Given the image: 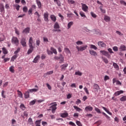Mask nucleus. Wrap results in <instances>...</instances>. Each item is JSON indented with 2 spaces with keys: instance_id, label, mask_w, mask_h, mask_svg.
I'll return each instance as SVG.
<instances>
[{
  "instance_id": "603ef678",
  "label": "nucleus",
  "mask_w": 126,
  "mask_h": 126,
  "mask_svg": "<svg viewBox=\"0 0 126 126\" xmlns=\"http://www.w3.org/2000/svg\"><path fill=\"white\" fill-rule=\"evenodd\" d=\"M80 15H81L82 17H86V16L85 15V14L84 13V12L82 11L80 12Z\"/></svg>"
},
{
  "instance_id": "0e129e2a",
  "label": "nucleus",
  "mask_w": 126,
  "mask_h": 126,
  "mask_svg": "<svg viewBox=\"0 0 126 126\" xmlns=\"http://www.w3.org/2000/svg\"><path fill=\"white\" fill-rule=\"evenodd\" d=\"M35 103H36V100H32L30 102V105H34Z\"/></svg>"
},
{
  "instance_id": "09e8293b",
  "label": "nucleus",
  "mask_w": 126,
  "mask_h": 126,
  "mask_svg": "<svg viewBox=\"0 0 126 126\" xmlns=\"http://www.w3.org/2000/svg\"><path fill=\"white\" fill-rule=\"evenodd\" d=\"M76 45H78V46H79L80 45H83V42L79 40L76 42Z\"/></svg>"
},
{
  "instance_id": "473e14b6",
  "label": "nucleus",
  "mask_w": 126,
  "mask_h": 126,
  "mask_svg": "<svg viewBox=\"0 0 126 126\" xmlns=\"http://www.w3.org/2000/svg\"><path fill=\"white\" fill-rule=\"evenodd\" d=\"M101 59H102L103 62H104V63H109V61H108V59H107V58L102 57Z\"/></svg>"
},
{
  "instance_id": "72a5a7b5",
  "label": "nucleus",
  "mask_w": 126,
  "mask_h": 126,
  "mask_svg": "<svg viewBox=\"0 0 126 126\" xmlns=\"http://www.w3.org/2000/svg\"><path fill=\"white\" fill-rule=\"evenodd\" d=\"M13 6L14 7H15L16 10H17V11H19V9H20V5L17 4H16L15 5H13Z\"/></svg>"
},
{
  "instance_id": "f8f14e48",
  "label": "nucleus",
  "mask_w": 126,
  "mask_h": 126,
  "mask_svg": "<svg viewBox=\"0 0 126 126\" xmlns=\"http://www.w3.org/2000/svg\"><path fill=\"white\" fill-rule=\"evenodd\" d=\"M22 33L24 34H29V33H30V27H27L25 28L22 32Z\"/></svg>"
},
{
  "instance_id": "9b49d317",
  "label": "nucleus",
  "mask_w": 126,
  "mask_h": 126,
  "mask_svg": "<svg viewBox=\"0 0 126 126\" xmlns=\"http://www.w3.org/2000/svg\"><path fill=\"white\" fill-rule=\"evenodd\" d=\"M86 112H92L93 111V107L90 105L86 106L85 108Z\"/></svg>"
},
{
  "instance_id": "0eeeda50",
  "label": "nucleus",
  "mask_w": 126,
  "mask_h": 126,
  "mask_svg": "<svg viewBox=\"0 0 126 126\" xmlns=\"http://www.w3.org/2000/svg\"><path fill=\"white\" fill-rule=\"evenodd\" d=\"M82 4V10H83L84 11H85V12H87V11H88V7L87 5H86V4L81 3Z\"/></svg>"
},
{
  "instance_id": "58836bf2",
  "label": "nucleus",
  "mask_w": 126,
  "mask_h": 126,
  "mask_svg": "<svg viewBox=\"0 0 126 126\" xmlns=\"http://www.w3.org/2000/svg\"><path fill=\"white\" fill-rule=\"evenodd\" d=\"M17 92L19 97H20V98H23V94H22V93L19 91V90H18Z\"/></svg>"
},
{
  "instance_id": "a878e982",
  "label": "nucleus",
  "mask_w": 126,
  "mask_h": 126,
  "mask_svg": "<svg viewBox=\"0 0 126 126\" xmlns=\"http://www.w3.org/2000/svg\"><path fill=\"white\" fill-rule=\"evenodd\" d=\"M2 53H3V54H4V55H7V54H8V51H7V49H6V48H5V47H3L2 48Z\"/></svg>"
},
{
  "instance_id": "5701e85b",
  "label": "nucleus",
  "mask_w": 126,
  "mask_h": 126,
  "mask_svg": "<svg viewBox=\"0 0 126 126\" xmlns=\"http://www.w3.org/2000/svg\"><path fill=\"white\" fill-rule=\"evenodd\" d=\"M113 66H114V68L116 69V70H119L120 69V67H119V65L117 63H113Z\"/></svg>"
},
{
  "instance_id": "4468645a",
  "label": "nucleus",
  "mask_w": 126,
  "mask_h": 126,
  "mask_svg": "<svg viewBox=\"0 0 126 126\" xmlns=\"http://www.w3.org/2000/svg\"><path fill=\"white\" fill-rule=\"evenodd\" d=\"M35 88L36 89H30L29 90V91H30V92H31V93H32V92H37V91H38L39 90V88L38 87V86L35 85L34 86Z\"/></svg>"
},
{
  "instance_id": "4c0bfd02",
  "label": "nucleus",
  "mask_w": 126,
  "mask_h": 126,
  "mask_svg": "<svg viewBox=\"0 0 126 126\" xmlns=\"http://www.w3.org/2000/svg\"><path fill=\"white\" fill-rule=\"evenodd\" d=\"M9 71L12 72V73H14V66H11L9 68Z\"/></svg>"
},
{
  "instance_id": "9d476101",
  "label": "nucleus",
  "mask_w": 126,
  "mask_h": 126,
  "mask_svg": "<svg viewBox=\"0 0 126 126\" xmlns=\"http://www.w3.org/2000/svg\"><path fill=\"white\" fill-rule=\"evenodd\" d=\"M97 45H98V46H99V47L100 48H105V47H106V43H104V42H103V41H99L97 43Z\"/></svg>"
},
{
  "instance_id": "b1692460",
  "label": "nucleus",
  "mask_w": 126,
  "mask_h": 126,
  "mask_svg": "<svg viewBox=\"0 0 126 126\" xmlns=\"http://www.w3.org/2000/svg\"><path fill=\"white\" fill-rule=\"evenodd\" d=\"M36 2L38 6V8L41 9V8H42V3H41V1L39 0H36Z\"/></svg>"
},
{
  "instance_id": "13d9d810",
  "label": "nucleus",
  "mask_w": 126,
  "mask_h": 126,
  "mask_svg": "<svg viewBox=\"0 0 126 126\" xmlns=\"http://www.w3.org/2000/svg\"><path fill=\"white\" fill-rule=\"evenodd\" d=\"M43 42H45V43L49 42V39L47 37H43Z\"/></svg>"
},
{
  "instance_id": "a18cd8bd",
  "label": "nucleus",
  "mask_w": 126,
  "mask_h": 126,
  "mask_svg": "<svg viewBox=\"0 0 126 126\" xmlns=\"http://www.w3.org/2000/svg\"><path fill=\"white\" fill-rule=\"evenodd\" d=\"M90 48H91V49H94V50H97V47H96V46H95L93 44H91L90 45Z\"/></svg>"
},
{
  "instance_id": "f257e3e1",
  "label": "nucleus",
  "mask_w": 126,
  "mask_h": 126,
  "mask_svg": "<svg viewBox=\"0 0 126 126\" xmlns=\"http://www.w3.org/2000/svg\"><path fill=\"white\" fill-rule=\"evenodd\" d=\"M33 43H34V42L33 41V37H31L29 40V46L30 48L29 49L27 52L28 55H30V54L32 53V52L34 51Z\"/></svg>"
},
{
  "instance_id": "f704fd0d",
  "label": "nucleus",
  "mask_w": 126,
  "mask_h": 126,
  "mask_svg": "<svg viewBox=\"0 0 126 126\" xmlns=\"http://www.w3.org/2000/svg\"><path fill=\"white\" fill-rule=\"evenodd\" d=\"M17 55H14L12 58H11V62H14L15 60L17 58Z\"/></svg>"
},
{
  "instance_id": "5fc2aeb1",
  "label": "nucleus",
  "mask_w": 126,
  "mask_h": 126,
  "mask_svg": "<svg viewBox=\"0 0 126 126\" xmlns=\"http://www.w3.org/2000/svg\"><path fill=\"white\" fill-rule=\"evenodd\" d=\"M84 91H85L86 94H87L88 95H89V94H89V91H88V89H87V88L85 87V88H84Z\"/></svg>"
},
{
  "instance_id": "e2e57ef3",
  "label": "nucleus",
  "mask_w": 126,
  "mask_h": 126,
  "mask_svg": "<svg viewBox=\"0 0 126 126\" xmlns=\"http://www.w3.org/2000/svg\"><path fill=\"white\" fill-rule=\"evenodd\" d=\"M120 3L121 4H123L124 5H125V6H126V2L125 1H124L123 0H120Z\"/></svg>"
},
{
  "instance_id": "20e7f679",
  "label": "nucleus",
  "mask_w": 126,
  "mask_h": 126,
  "mask_svg": "<svg viewBox=\"0 0 126 126\" xmlns=\"http://www.w3.org/2000/svg\"><path fill=\"white\" fill-rule=\"evenodd\" d=\"M11 42L12 44H14V45H16V46H18L19 45V40H18V38L15 36H13L11 39Z\"/></svg>"
},
{
  "instance_id": "79ce46f5",
  "label": "nucleus",
  "mask_w": 126,
  "mask_h": 126,
  "mask_svg": "<svg viewBox=\"0 0 126 126\" xmlns=\"http://www.w3.org/2000/svg\"><path fill=\"white\" fill-rule=\"evenodd\" d=\"M120 101H121V102H125V101H126V95L122 96L120 98Z\"/></svg>"
},
{
  "instance_id": "c756f323",
  "label": "nucleus",
  "mask_w": 126,
  "mask_h": 126,
  "mask_svg": "<svg viewBox=\"0 0 126 126\" xmlns=\"http://www.w3.org/2000/svg\"><path fill=\"white\" fill-rule=\"evenodd\" d=\"M119 50H120L121 52L126 51V46L124 45H121L119 48Z\"/></svg>"
},
{
  "instance_id": "7c9ffc66",
  "label": "nucleus",
  "mask_w": 126,
  "mask_h": 126,
  "mask_svg": "<svg viewBox=\"0 0 126 126\" xmlns=\"http://www.w3.org/2000/svg\"><path fill=\"white\" fill-rule=\"evenodd\" d=\"M54 2H56L58 6H61L62 3L61 2V1L60 0H54Z\"/></svg>"
},
{
  "instance_id": "ea45409f",
  "label": "nucleus",
  "mask_w": 126,
  "mask_h": 126,
  "mask_svg": "<svg viewBox=\"0 0 126 126\" xmlns=\"http://www.w3.org/2000/svg\"><path fill=\"white\" fill-rule=\"evenodd\" d=\"M64 50L66 54H70V51L69 50V49L67 48H65Z\"/></svg>"
},
{
  "instance_id": "1a4fd4ad",
  "label": "nucleus",
  "mask_w": 126,
  "mask_h": 126,
  "mask_svg": "<svg viewBox=\"0 0 126 126\" xmlns=\"http://www.w3.org/2000/svg\"><path fill=\"white\" fill-rule=\"evenodd\" d=\"M93 89L94 91V92H98V91L100 90V87L99 85L97 84H94V85Z\"/></svg>"
},
{
  "instance_id": "dca6fc26",
  "label": "nucleus",
  "mask_w": 126,
  "mask_h": 126,
  "mask_svg": "<svg viewBox=\"0 0 126 126\" xmlns=\"http://www.w3.org/2000/svg\"><path fill=\"white\" fill-rule=\"evenodd\" d=\"M40 58L41 57L40 56V55L36 56L32 61V63H38V61L40 60Z\"/></svg>"
},
{
  "instance_id": "6e6d98bb",
  "label": "nucleus",
  "mask_w": 126,
  "mask_h": 126,
  "mask_svg": "<svg viewBox=\"0 0 126 126\" xmlns=\"http://www.w3.org/2000/svg\"><path fill=\"white\" fill-rule=\"evenodd\" d=\"M91 14L94 18H96L97 17V15H96L93 12H91Z\"/></svg>"
},
{
  "instance_id": "7ed1b4c3",
  "label": "nucleus",
  "mask_w": 126,
  "mask_h": 126,
  "mask_svg": "<svg viewBox=\"0 0 126 126\" xmlns=\"http://www.w3.org/2000/svg\"><path fill=\"white\" fill-rule=\"evenodd\" d=\"M88 47V46H87V45L81 46L80 47L78 46H76V48L77 49L78 52H83V51H85Z\"/></svg>"
},
{
  "instance_id": "a211bd4d",
  "label": "nucleus",
  "mask_w": 126,
  "mask_h": 126,
  "mask_svg": "<svg viewBox=\"0 0 126 126\" xmlns=\"http://www.w3.org/2000/svg\"><path fill=\"white\" fill-rule=\"evenodd\" d=\"M67 66H68V64H67V63H65V64H63L61 66V70H65V69H66V68L67 67Z\"/></svg>"
},
{
  "instance_id": "c85d7f7f",
  "label": "nucleus",
  "mask_w": 126,
  "mask_h": 126,
  "mask_svg": "<svg viewBox=\"0 0 126 126\" xmlns=\"http://www.w3.org/2000/svg\"><path fill=\"white\" fill-rule=\"evenodd\" d=\"M73 108L74 109H75V110H76V111L77 112H81V111H82V109H81V108L74 105L73 106Z\"/></svg>"
},
{
  "instance_id": "6ab92c4d",
  "label": "nucleus",
  "mask_w": 126,
  "mask_h": 126,
  "mask_svg": "<svg viewBox=\"0 0 126 126\" xmlns=\"http://www.w3.org/2000/svg\"><path fill=\"white\" fill-rule=\"evenodd\" d=\"M30 93V91H29V90L25 92L24 95H25V98H26V99H28V98H29L30 96V95L29 94Z\"/></svg>"
},
{
  "instance_id": "3c124183",
  "label": "nucleus",
  "mask_w": 126,
  "mask_h": 126,
  "mask_svg": "<svg viewBox=\"0 0 126 126\" xmlns=\"http://www.w3.org/2000/svg\"><path fill=\"white\" fill-rule=\"evenodd\" d=\"M94 110H95V111L96 112H97L98 114H101V110H100L99 108H97V107H95Z\"/></svg>"
},
{
  "instance_id": "c03bdc74",
  "label": "nucleus",
  "mask_w": 126,
  "mask_h": 126,
  "mask_svg": "<svg viewBox=\"0 0 126 126\" xmlns=\"http://www.w3.org/2000/svg\"><path fill=\"white\" fill-rule=\"evenodd\" d=\"M102 114L103 115L106 117V118L107 119V120H110L111 119V117L110 116H108L105 112H102Z\"/></svg>"
},
{
  "instance_id": "e433bc0d",
  "label": "nucleus",
  "mask_w": 126,
  "mask_h": 126,
  "mask_svg": "<svg viewBox=\"0 0 126 126\" xmlns=\"http://www.w3.org/2000/svg\"><path fill=\"white\" fill-rule=\"evenodd\" d=\"M41 120L35 122L36 126H41Z\"/></svg>"
},
{
  "instance_id": "bb28decb",
  "label": "nucleus",
  "mask_w": 126,
  "mask_h": 126,
  "mask_svg": "<svg viewBox=\"0 0 126 126\" xmlns=\"http://www.w3.org/2000/svg\"><path fill=\"white\" fill-rule=\"evenodd\" d=\"M54 29H60V25L59 23L56 22L54 25Z\"/></svg>"
},
{
  "instance_id": "4d7b16f0",
  "label": "nucleus",
  "mask_w": 126,
  "mask_h": 126,
  "mask_svg": "<svg viewBox=\"0 0 126 126\" xmlns=\"http://www.w3.org/2000/svg\"><path fill=\"white\" fill-rule=\"evenodd\" d=\"M23 10L24 12H27V11H28V8H27V7L25 6L23 8Z\"/></svg>"
},
{
  "instance_id": "49530a36",
  "label": "nucleus",
  "mask_w": 126,
  "mask_h": 126,
  "mask_svg": "<svg viewBox=\"0 0 126 126\" xmlns=\"http://www.w3.org/2000/svg\"><path fill=\"white\" fill-rule=\"evenodd\" d=\"M46 52H47V54H48V55H53V52H52V51L51 50H49V49H47V50H46Z\"/></svg>"
},
{
  "instance_id": "37998d69",
  "label": "nucleus",
  "mask_w": 126,
  "mask_h": 126,
  "mask_svg": "<svg viewBox=\"0 0 126 126\" xmlns=\"http://www.w3.org/2000/svg\"><path fill=\"white\" fill-rule=\"evenodd\" d=\"M20 109L21 110H23V111H24L25 109H26V107H25V106L23 104H21V105L20 106Z\"/></svg>"
},
{
  "instance_id": "69168bd1",
  "label": "nucleus",
  "mask_w": 126,
  "mask_h": 126,
  "mask_svg": "<svg viewBox=\"0 0 126 126\" xmlns=\"http://www.w3.org/2000/svg\"><path fill=\"white\" fill-rule=\"evenodd\" d=\"M109 79H110V78L108 76L106 75L104 77V81H107V80H109Z\"/></svg>"
},
{
  "instance_id": "423d86ee",
  "label": "nucleus",
  "mask_w": 126,
  "mask_h": 126,
  "mask_svg": "<svg viewBox=\"0 0 126 126\" xmlns=\"http://www.w3.org/2000/svg\"><path fill=\"white\" fill-rule=\"evenodd\" d=\"M20 43L23 47H26L27 46L26 44V39L24 37L22 38Z\"/></svg>"
},
{
  "instance_id": "aec40b11",
  "label": "nucleus",
  "mask_w": 126,
  "mask_h": 126,
  "mask_svg": "<svg viewBox=\"0 0 126 126\" xmlns=\"http://www.w3.org/2000/svg\"><path fill=\"white\" fill-rule=\"evenodd\" d=\"M50 18L53 22H56V21H57V17L54 15H50Z\"/></svg>"
},
{
  "instance_id": "c9c22d12",
  "label": "nucleus",
  "mask_w": 126,
  "mask_h": 126,
  "mask_svg": "<svg viewBox=\"0 0 126 126\" xmlns=\"http://www.w3.org/2000/svg\"><path fill=\"white\" fill-rule=\"evenodd\" d=\"M72 25H73V22H70L67 25V29H70Z\"/></svg>"
},
{
  "instance_id": "680f3d73",
  "label": "nucleus",
  "mask_w": 126,
  "mask_h": 126,
  "mask_svg": "<svg viewBox=\"0 0 126 126\" xmlns=\"http://www.w3.org/2000/svg\"><path fill=\"white\" fill-rule=\"evenodd\" d=\"M116 33L118 34V35H119V36H123V35H124L123 33H122V32H121L119 31H116Z\"/></svg>"
},
{
  "instance_id": "393cba45",
  "label": "nucleus",
  "mask_w": 126,
  "mask_h": 126,
  "mask_svg": "<svg viewBox=\"0 0 126 126\" xmlns=\"http://www.w3.org/2000/svg\"><path fill=\"white\" fill-rule=\"evenodd\" d=\"M101 108H102V109H103V110L104 111H105V112H106V113H107V114H108V115H110V116H112V115H113L112 114V112H110L109 111V110L107 108H106V107H103V106H101Z\"/></svg>"
},
{
  "instance_id": "de8ad7c7",
  "label": "nucleus",
  "mask_w": 126,
  "mask_h": 126,
  "mask_svg": "<svg viewBox=\"0 0 126 126\" xmlns=\"http://www.w3.org/2000/svg\"><path fill=\"white\" fill-rule=\"evenodd\" d=\"M67 2L69 3V4H73V3H74L75 2L73 0H68Z\"/></svg>"
},
{
  "instance_id": "f3484780",
  "label": "nucleus",
  "mask_w": 126,
  "mask_h": 126,
  "mask_svg": "<svg viewBox=\"0 0 126 126\" xmlns=\"http://www.w3.org/2000/svg\"><path fill=\"white\" fill-rule=\"evenodd\" d=\"M89 53L90 55H91L92 56H94V57L97 56L98 55V54H97V52H96V51H94V50H90Z\"/></svg>"
},
{
  "instance_id": "bf43d9fd",
  "label": "nucleus",
  "mask_w": 126,
  "mask_h": 126,
  "mask_svg": "<svg viewBox=\"0 0 126 126\" xmlns=\"http://www.w3.org/2000/svg\"><path fill=\"white\" fill-rule=\"evenodd\" d=\"M113 51H114V52H118V51H119L118 47H117V46L113 47Z\"/></svg>"
},
{
  "instance_id": "2f4dec72",
  "label": "nucleus",
  "mask_w": 126,
  "mask_h": 126,
  "mask_svg": "<svg viewBox=\"0 0 126 126\" xmlns=\"http://www.w3.org/2000/svg\"><path fill=\"white\" fill-rule=\"evenodd\" d=\"M104 20L105 21H106V22H108L109 21H110L111 20V18H110V17L108 16H105L104 17Z\"/></svg>"
},
{
  "instance_id": "8fccbe9b",
  "label": "nucleus",
  "mask_w": 126,
  "mask_h": 126,
  "mask_svg": "<svg viewBox=\"0 0 126 126\" xmlns=\"http://www.w3.org/2000/svg\"><path fill=\"white\" fill-rule=\"evenodd\" d=\"M28 123L30 125H33V120H32V118H30L28 120Z\"/></svg>"
},
{
  "instance_id": "052dcab7",
  "label": "nucleus",
  "mask_w": 126,
  "mask_h": 126,
  "mask_svg": "<svg viewBox=\"0 0 126 126\" xmlns=\"http://www.w3.org/2000/svg\"><path fill=\"white\" fill-rule=\"evenodd\" d=\"M15 124H16V120L14 119H12L11 120V125L13 126Z\"/></svg>"
},
{
  "instance_id": "338daca9",
  "label": "nucleus",
  "mask_w": 126,
  "mask_h": 126,
  "mask_svg": "<svg viewBox=\"0 0 126 126\" xmlns=\"http://www.w3.org/2000/svg\"><path fill=\"white\" fill-rule=\"evenodd\" d=\"M48 75H51V74H53L54 73V71H49L47 72Z\"/></svg>"
},
{
  "instance_id": "f03ea898",
  "label": "nucleus",
  "mask_w": 126,
  "mask_h": 126,
  "mask_svg": "<svg viewBox=\"0 0 126 126\" xmlns=\"http://www.w3.org/2000/svg\"><path fill=\"white\" fill-rule=\"evenodd\" d=\"M55 61H59V63H64V57L62 54L59 55V56H55L54 57Z\"/></svg>"
},
{
  "instance_id": "412c9836",
  "label": "nucleus",
  "mask_w": 126,
  "mask_h": 126,
  "mask_svg": "<svg viewBox=\"0 0 126 126\" xmlns=\"http://www.w3.org/2000/svg\"><path fill=\"white\" fill-rule=\"evenodd\" d=\"M51 51L52 52L53 54H55V55H58V51H57V49H55L54 47L50 48Z\"/></svg>"
},
{
  "instance_id": "39448f33",
  "label": "nucleus",
  "mask_w": 126,
  "mask_h": 126,
  "mask_svg": "<svg viewBox=\"0 0 126 126\" xmlns=\"http://www.w3.org/2000/svg\"><path fill=\"white\" fill-rule=\"evenodd\" d=\"M100 53L102 54V55H103V56H105V57L108 58V59L111 58V55L109 54V52H108L105 50H101L100 51Z\"/></svg>"
},
{
  "instance_id": "864d4df0",
  "label": "nucleus",
  "mask_w": 126,
  "mask_h": 126,
  "mask_svg": "<svg viewBox=\"0 0 126 126\" xmlns=\"http://www.w3.org/2000/svg\"><path fill=\"white\" fill-rule=\"evenodd\" d=\"M20 51V48L18 47L17 48V50L14 52V54L15 55H16V54H17L18 53H19Z\"/></svg>"
},
{
  "instance_id": "cd10ccee",
  "label": "nucleus",
  "mask_w": 126,
  "mask_h": 126,
  "mask_svg": "<svg viewBox=\"0 0 126 126\" xmlns=\"http://www.w3.org/2000/svg\"><path fill=\"white\" fill-rule=\"evenodd\" d=\"M61 117H62V118H66V117H68V113H67V112L62 113Z\"/></svg>"
},
{
  "instance_id": "a19ab883",
  "label": "nucleus",
  "mask_w": 126,
  "mask_h": 126,
  "mask_svg": "<svg viewBox=\"0 0 126 126\" xmlns=\"http://www.w3.org/2000/svg\"><path fill=\"white\" fill-rule=\"evenodd\" d=\"M75 75H79V76H81V75H82V73H81V72H80L79 71H76L75 73Z\"/></svg>"
},
{
  "instance_id": "ddd939ff",
  "label": "nucleus",
  "mask_w": 126,
  "mask_h": 126,
  "mask_svg": "<svg viewBox=\"0 0 126 126\" xmlns=\"http://www.w3.org/2000/svg\"><path fill=\"white\" fill-rule=\"evenodd\" d=\"M4 10V5H3V3H0V12H2V13H4L5 12Z\"/></svg>"
},
{
  "instance_id": "6e6552de",
  "label": "nucleus",
  "mask_w": 126,
  "mask_h": 126,
  "mask_svg": "<svg viewBox=\"0 0 126 126\" xmlns=\"http://www.w3.org/2000/svg\"><path fill=\"white\" fill-rule=\"evenodd\" d=\"M43 16L44 21H46V22H49V13L48 12L44 13Z\"/></svg>"
},
{
  "instance_id": "774afa93",
  "label": "nucleus",
  "mask_w": 126,
  "mask_h": 126,
  "mask_svg": "<svg viewBox=\"0 0 126 126\" xmlns=\"http://www.w3.org/2000/svg\"><path fill=\"white\" fill-rule=\"evenodd\" d=\"M76 124L77 125V126H82V125H81V123H80V121H76Z\"/></svg>"
},
{
  "instance_id": "4be33fe9",
  "label": "nucleus",
  "mask_w": 126,
  "mask_h": 126,
  "mask_svg": "<svg viewBox=\"0 0 126 126\" xmlns=\"http://www.w3.org/2000/svg\"><path fill=\"white\" fill-rule=\"evenodd\" d=\"M123 93H124L123 91H119L115 92L114 95L115 96H119V95H121V94H123Z\"/></svg>"
},
{
  "instance_id": "2eb2a0df",
  "label": "nucleus",
  "mask_w": 126,
  "mask_h": 126,
  "mask_svg": "<svg viewBox=\"0 0 126 126\" xmlns=\"http://www.w3.org/2000/svg\"><path fill=\"white\" fill-rule=\"evenodd\" d=\"M51 109H52V112L53 114H55L56 110H57V104H55L51 106Z\"/></svg>"
}]
</instances>
